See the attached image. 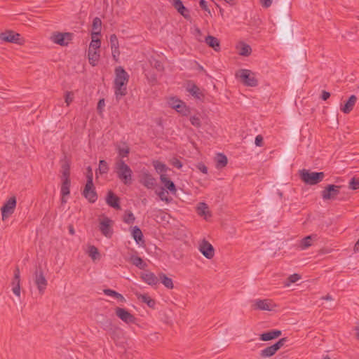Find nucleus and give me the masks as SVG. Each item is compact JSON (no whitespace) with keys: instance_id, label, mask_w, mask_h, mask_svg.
Listing matches in <instances>:
<instances>
[{"instance_id":"obj_1","label":"nucleus","mask_w":359,"mask_h":359,"mask_svg":"<svg viewBox=\"0 0 359 359\" xmlns=\"http://www.w3.org/2000/svg\"><path fill=\"white\" fill-rule=\"evenodd\" d=\"M129 75L121 67L115 69L114 88L115 95L120 99L126 94V86L128 82Z\"/></svg>"},{"instance_id":"obj_2","label":"nucleus","mask_w":359,"mask_h":359,"mask_svg":"<svg viewBox=\"0 0 359 359\" xmlns=\"http://www.w3.org/2000/svg\"><path fill=\"white\" fill-rule=\"evenodd\" d=\"M115 172L118 177L125 184H130L133 180V172L130 168L121 159L115 164Z\"/></svg>"},{"instance_id":"obj_3","label":"nucleus","mask_w":359,"mask_h":359,"mask_svg":"<svg viewBox=\"0 0 359 359\" xmlns=\"http://www.w3.org/2000/svg\"><path fill=\"white\" fill-rule=\"evenodd\" d=\"M86 177L87 182L83 191V195L90 203H95L97 201V196L93 182V171L90 167H88Z\"/></svg>"},{"instance_id":"obj_4","label":"nucleus","mask_w":359,"mask_h":359,"mask_svg":"<svg viewBox=\"0 0 359 359\" xmlns=\"http://www.w3.org/2000/svg\"><path fill=\"white\" fill-rule=\"evenodd\" d=\"M114 222L109 217L102 215L98 218V229L107 238H111L114 234Z\"/></svg>"},{"instance_id":"obj_5","label":"nucleus","mask_w":359,"mask_h":359,"mask_svg":"<svg viewBox=\"0 0 359 359\" xmlns=\"http://www.w3.org/2000/svg\"><path fill=\"white\" fill-rule=\"evenodd\" d=\"M236 76L240 79L243 84L247 86L255 87L258 84L256 74L249 69H240L236 72Z\"/></svg>"},{"instance_id":"obj_6","label":"nucleus","mask_w":359,"mask_h":359,"mask_svg":"<svg viewBox=\"0 0 359 359\" xmlns=\"http://www.w3.org/2000/svg\"><path fill=\"white\" fill-rule=\"evenodd\" d=\"M325 175L323 172H310L308 170H302L300 171V177L302 180L308 184L314 185L323 180Z\"/></svg>"},{"instance_id":"obj_7","label":"nucleus","mask_w":359,"mask_h":359,"mask_svg":"<svg viewBox=\"0 0 359 359\" xmlns=\"http://www.w3.org/2000/svg\"><path fill=\"white\" fill-rule=\"evenodd\" d=\"M73 39L72 34L69 32H55L50 36V40L57 45L61 46H67Z\"/></svg>"},{"instance_id":"obj_8","label":"nucleus","mask_w":359,"mask_h":359,"mask_svg":"<svg viewBox=\"0 0 359 359\" xmlns=\"http://www.w3.org/2000/svg\"><path fill=\"white\" fill-rule=\"evenodd\" d=\"M16 203L17 201L15 196H12L6 200L1 208L3 220L7 219L14 212Z\"/></svg>"},{"instance_id":"obj_9","label":"nucleus","mask_w":359,"mask_h":359,"mask_svg":"<svg viewBox=\"0 0 359 359\" xmlns=\"http://www.w3.org/2000/svg\"><path fill=\"white\" fill-rule=\"evenodd\" d=\"M33 281L34 285L36 286L39 292L42 294L44 293L47 285L48 281L45 278L43 273L41 270H36L33 276Z\"/></svg>"},{"instance_id":"obj_10","label":"nucleus","mask_w":359,"mask_h":359,"mask_svg":"<svg viewBox=\"0 0 359 359\" xmlns=\"http://www.w3.org/2000/svg\"><path fill=\"white\" fill-rule=\"evenodd\" d=\"M168 104L170 107L183 116H187L189 114V109L185 103L176 97H170L168 101Z\"/></svg>"},{"instance_id":"obj_11","label":"nucleus","mask_w":359,"mask_h":359,"mask_svg":"<svg viewBox=\"0 0 359 359\" xmlns=\"http://www.w3.org/2000/svg\"><path fill=\"white\" fill-rule=\"evenodd\" d=\"M198 249L199 252L208 259H211L215 256V253L213 246L205 239L198 243Z\"/></svg>"},{"instance_id":"obj_12","label":"nucleus","mask_w":359,"mask_h":359,"mask_svg":"<svg viewBox=\"0 0 359 359\" xmlns=\"http://www.w3.org/2000/svg\"><path fill=\"white\" fill-rule=\"evenodd\" d=\"M339 193V187L330 184L322 191L321 196L324 201L334 200Z\"/></svg>"},{"instance_id":"obj_13","label":"nucleus","mask_w":359,"mask_h":359,"mask_svg":"<svg viewBox=\"0 0 359 359\" xmlns=\"http://www.w3.org/2000/svg\"><path fill=\"white\" fill-rule=\"evenodd\" d=\"M0 39L6 42H11L16 44H22L23 41L20 37V35L12 31H7L1 33Z\"/></svg>"},{"instance_id":"obj_14","label":"nucleus","mask_w":359,"mask_h":359,"mask_svg":"<svg viewBox=\"0 0 359 359\" xmlns=\"http://www.w3.org/2000/svg\"><path fill=\"white\" fill-rule=\"evenodd\" d=\"M109 44L111 51V56L115 62H118L121 53L119 50L118 40L115 34L110 36Z\"/></svg>"},{"instance_id":"obj_15","label":"nucleus","mask_w":359,"mask_h":359,"mask_svg":"<svg viewBox=\"0 0 359 359\" xmlns=\"http://www.w3.org/2000/svg\"><path fill=\"white\" fill-rule=\"evenodd\" d=\"M116 314L122 321L126 323H134L135 322V318L126 309L123 308H116Z\"/></svg>"},{"instance_id":"obj_16","label":"nucleus","mask_w":359,"mask_h":359,"mask_svg":"<svg viewBox=\"0 0 359 359\" xmlns=\"http://www.w3.org/2000/svg\"><path fill=\"white\" fill-rule=\"evenodd\" d=\"M285 342V339H280L278 341L273 344L272 346H270L262 351V355L263 357H271L273 355L276 351L280 348L281 346H283Z\"/></svg>"},{"instance_id":"obj_17","label":"nucleus","mask_w":359,"mask_h":359,"mask_svg":"<svg viewBox=\"0 0 359 359\" xmlns=\"http://www.w3.org/2000/svg\"><path fill=\"white\" fill-rule=\"evenodd\" d=\"M274 306V304L269 299H256L253 302V307L255 309L272 311Z\"/></svg>"},{"instance_id":"obj_18","label":"nucleus","mask_w":359,"mask_h":359,"mask_svg":"<svg viewBox=\"0 0 359 359\" xmlns=\"http://www.w3.org/2000/svg\"><path fill=\"white\" fill-rule=\"evenodd\" d=\"M141 182L147 188H151L155 184V179L147 170H142L141 171Z\"/></svg>"},{"instance_id":"obj_19","label":"nucleus","mask_w":359,"mask_h":359,"mask_svg":"<svg viewBox=\"0 0 359 359\" xmlns=\"http://www.w3.org/2000/svg\"><path fill=\"white\" fill-rule=\"evenodd\" d=\"M142 280L149 285L154 286L158 283V277L152 272L144 271L141 273Z\"/></svg>"},{"instance_id":"obj_20","label":"nucleus","mask_w":359,"mask_h":359,"mask_svg":"<svg viewBox=\"0 0 359 359\" xmlns=\"http://www.w3.org/2000/svg\"><path fill=\"white\" fill-rule=\"evenodd\" d=\"M131 236L135 240L137 245L142 246L144 245V241L143 239V233L141 229L137 226H135L130 229Z\"/></svg>"},{"instance_id":"obj_21","label":"nucleus","mask_w":359,"mask_h":359,"mask_svg":"<svg viewBox=\"0 0 359 359\" xmlns=\"http://www.w3.org/2000/svg\"><path fill=\"white\" fill-rule=\"evenodd\" d=\"M161 182L163 184V188L166 189L169 192L175 194L177 192L176 187L172 181L168 179V175H161L160 177Z\"/></svg>"},{"instance_id":"obj_22","label":"nucleus","mask_w":359,"mask_h":359,"mask_svg":"<svg viewBox=\"0 0 359 359\" xmlns=\"http://www.w3.org/2000/svg\"><path fill=\"white\" fill-rule=\"evenodd\" d=\"M12 291L15 295L20 297V272L17 270L15 272L14 278L12 281Z\"/></svg>"},{"instance_id":"obj_23","label":"nucleus","mask_w":359,"mask_h":359,"mask_svg":"<svg viewBox=\"0 0 359 359\" xmlns=\"http://www.w3.org/2000/svg\"><path fill=\"white\" fill-rule=\"evenodd\" d=\"M136 297L141 302H143L151 309H154L156 306V301L151 298L148 294L146 293H136Z\"/></svg>"},{"instance_id":"obj_24","label":"nucleus","mask_w":359,"mask_h":359,"mask_svg":"<svg viewBox=\"0 0 359 359\" xmlns=\"http://www.w3.org/2000/svg\"><path fill=\"white\" fill-rule=\"evenodd\" d=\"M196 211L198 215L203 217L205 219H208L211 217V212L205 203H199L196 207Z\"/></svg>"},{"instance_id":"obj_25","label":"nucleus","mask_w":359,"mask_h":359,"mask_svg":"<svg viewBox=\"0 0 359 359\" xmlns=\"http://www.w3.org/2000/svg\"><path fill=\"white\" fill-rule=\"evenodd\" d=\"M87 56L89 63L95 67L96 66L100 59V50H88Z\"/></svg>"},{"instance_id":"obj_26","label":"nucleus","mask_w":359,"mask_h":359,"mask_svg":"<svg viewBox=\"0 0 359 359\" xmlns=\"http://www.w3.org/2000/svg\"><path fill=\"white\" fill-rule=\"evenodd\" d=\"M70 180L66 178L65 180H62V184L61 187V195H62V203H66L67 201V196H69L70 191Z\"/></svg>"},{"instance_id":"obj_27","label":"nucleus","mask_w":359,"mask_h":359,"mask_svg":"<svg viewBox=\"0 0 359 359\" xmlns=\"http://www.w3.org/2000/svg\"><path fill=\"white\" fill-rule=\"evenodd\" d=\"M152 165L156 170V172L161 177V175H166V172L168 170V168L166 166L165 163L163 162L156 160L152 161Z\"/></svg>"},{"instance_id":"obj_28","label":"nucleus","mask_w":359,"mask_h":359,"mask_svg":"<svg viewBox=\"0 0 359 359\" xmlns=\"http://www.w3.org/2000/svg\"><path fill=\"white\" fill-rule=\"evenodd\" d=\"M236 50L238 54L242 56H248L252 51L251 47L244 42H239L236 45Z\"/></svg>"},{"instance_id":"obj_29","label":"nucleus","mask_w":359,"mask_h":359,"mask_svg":"<svg viewBox=\"0 0 359 359\" xmlns=\"http://www.w3.org/2000/svg\"><path fill=\"white\" fill-rule=\"evenodd\" d=\"M357 97L355 95H351L346 102L341 105V110L345 114L349 113L353 109Z\"/></svg>"},{"instance_id":"obj_30","label":"nucleus","mask_w":359,"mask_h":359,"mask_svg":"<svg viewBox=\"0 0 359 359\" xmlns=\"http://www.w3.org/2000/svg\"><path fill=\"white\" fill-rule=\"evenodd\" d=\"M102 21L99 18H95L92 25L91 36H99L101 34Z\"/></svg>"},{"instance_id":"obj_31","label":"nucleus","mask_w":359,"mask_h":359,"mask_svg":"<svg viewBox=\"0 0 359 359\" xmlns=\"http://www.w3.org/2000/svg\"><path fill=\"white\" fill-rule=\"evenodd\" d=\"M205 41L214 50L219 51L220 50L219 41L216 37L208 36L205 38Z\"/></svg>"},{"instance_id":"obj_32","label":"nucleus","mask_w":359,"mask_h":359,"mask_svg":"<svg viewBox=\"0 0 359 359\" xmlns=\"http://www.w3.org/2000/svg\"><path fill=\"white\" fill-rule=\"evenodd\" d=\"M107 203L114 208H120L118 198L111 191H109L106 198Z\"/></svg>"},{"instance_id":"obj_33","label":"nucleus","mask_w":359,"mask_h":359,"mask_svg":"<svg viewBox=\"0 0 359 359\" xmlns=\"http://www.w3.org/2000/svg\"><path fill=\"white\" fill-rule=\"evenodd\" d=\"M281 334L280 330H272L265 333H263L260 336V339L262 341H269L278 337Z\"/></svg>"},{"instance_id":"obj_34","label":"nucleus","mask_w":359,"mask_h":359,"mask_svg":"<svg viewBox=\"0 0 359 359\" xmlns=\"http://www.w3.org/2000/svg\"><path fill=\"white\" fill-rule=\"evenodd\" d=\"M168 191H169L166 190V189L161 187L160 189L156 190V194L162 201H165V203H169L171 202L172 198L168 196Z\"/></svg>"},{"instance_id":"obj_35","label":"nucleus","mask_w":359,"mask_h":359,"mask_svg":"<svg viewBox=\"0 0 359 359\" xmlns=\"http://www.w3.org/2000/svg\"><path fill=\"white\" fill-rule=\"evenodd\" d=\"M173 5L175 8L184 18H188L189 17V12L180 0H175Z\"/></svg>"},{"instance_id":"obj_36","label":"nucleus","mask_w":359,"mask_h":359,"mask_svg":"<svg viewBox=\"0 0 359 359\" xmlns=\"http://www.w3.org/2000/svg\"><path fill=\"white\" fill-rule=\"evenodd\" d=\"M316 238V236H308L302 239L299 244V248L301 250H305L312 245L313 240Z\"/></svg>"},{"instance_id":"obj_37","label":"nucleus","mask_w":359,"mask_h":359,"mask_svg":"<svg viewBox=\"0 0 359 359\" xmlns=\"http://www.w3.org/2000/svg\"><path fill=\"white\" fill-rule=\"evenodd\" d=\"M86 252L93 261L98 260L100 258V252L94 245H88Z\"/></svg>"},{"instance_id":"obj_38","label":"nucleus","mask_w":359,"mask_h":359,"mask_svg":"<svg viewBox=\"0 0 359 359\" xmlns=\"http://www.w3.org/2000/svg\"><path fill=\"white\" fill-rule=\"evenodd\" d=\"M104 293L109 297L116 299L120 302H125V297L120 293L116 292L114 290L110 289H106L104 290Z\"/></svg>"},{"instance_id":"obj_39","label":"nucleus","mask_w":359,"mask_h":359,"mask_svg":"<svg viewBox=\"0 0 359 359\" xmlns=\"http://www.w3.org/2000/svg\"><path fill=\"white\" fill-rule=\"evenodd\" d=\"M123 221L128 225H133L135 221V217L132 212L127 210L123 215Z\"/></svg>"},{"instance_id":"obj_40","label":"nucleus","mask_w":359,"mask_h":359,"mask_svg":"<svg viewBox=\"0 0 359 359\" xmlns=\"http://www.w3.org/2000/svg\"><path fill=\"white\" fill-rule=\"evenodd\" d=\"M131 262L138 267L140 269H144L147 267V264L143 261V259L137 256H132L130 257Z\"/></svg>"},{"instance_id":"obj_41","label":"nucleus","mask_w":359,"mask_h":359,"mask_svg":"<svg viewBox=\"0 0 359 359\" xmlns=\"http://www.w3.org/2000/svg\"><path fill=\"white\" fill-rule=\"evenodd\" d=\"M101 46V40L99 36H91V41L89 43L88 50H100Z\"/></svg>"},{"instance_id":"obj_42","label":"nucleus","mask_w":359,"mask_h":359,"mask_svg":"<svg viewBox=\"0 0 359 359\" xmlns=\"http://www.w3.org/2000/svg\"><path fill=\"white\" fill-rule=\"evenodd\" d=\"M160 278L163 285L168 289H172L174 287L172 280L166 276L165 274H160Z\"/></svg>"},{"instance_id":"obj_43","label":"nucleus","mask_w":359,"mask_h":359,"mask_svg":"<svg viewBox=\"0 0 359 359\" xmlns=\"http://www.w3.org/2000/svg\"><path fill=\"white\" fill-rule=\"evenodd\" d=\"M301 279V276L298 273H294L288 277L284 282L285 287H290L292 283H294Z\"/></svg>"},{"instance_id":"obj_44","label":"nucleus","mask_w":359,"mask_h":359,"mask_svg":"<svg viewBox=\"0 0 359 359\" xmlns=\"http://www.w3.org/2000/svg\"><path fill=\"white\" fill-rule=\"evenodd\" d=\"M217 168H223L227 163V158L225 155L219 154L216 157Z\"/></svg>"},{"instance_id":"obj_45","label":"nucleus","mask_w":359,"mask_h":359,"mask_svg":"<svg viewBox=\"0 0 359 359\" xmlns=\"http://www.w3.org/2000/svg\"><path fill=\"white\" fill-rule=\"evenodd\" d=\"M129 153V148L127 145L123 144L118 147V155L121 158L126 157Z\"/></svg>"},{"instance_id":"obj_46","label":"nucleus","mask_w":359,"mask_h":359,"mask_svg":"<svg viewBox=\"0 0 359 359\" xmlns=\"http://www.w3.org/2000/svg\"><path fill=\"white\" fill-rule=\"evenodd\" d=\"M108 171V165L104 160L100 161L98 172L100 174L106 173Z\"/></svg>"},{"instance_id":"obj_47","label":"nucleus","mask_w":359,"mask_h":359,"mask_svg":"<svg viewBox=\"0 0 359 359\" xmlns=\"http://www.w3.org/2000/svg\"><path fill=\"white\" fill-rule=\"evenodd\" d=\"M74 100V94L72 92H66L65 94V102L69 106Z\"/></svg>"},{"instance_id":"obj_48","label":"nucleus","mask_w":359,"mask_h":359,"mask_svg":"<svg viewBox=\"0 0 359 359\" xmlns=\"http://www.w3.org/2000/svg\"><path fill=\"white\" fill-rule=\"evenodd\" d=\"M105 107V101L104 99H101L99 100L97 104V111L100 114H102L104 110Z\"/></svg>"},{"instance_id":"obj_49","label":"nucleus","mask_w":359,"mask_h":359,"mask_svg":"<svg viewBox=\"0 0 359 359\" xmlns=\"http://www.w3.org/2000/svg\"><path fill=\"white\" fill-rule=\"evenodd\" d=\"M188 91L194 96L198 97V88L195 86H189Z\"/></svg>"},{"instance_id":"obj_50","label":"nucleus","mask_w":359,"mask_h":359,"mask_svg":"<svg viewBox=\"0 0 359 359\" xmlns=\"http://www.w3.org/2000/svg\"><path fill=\"white\" fill-rule=\"evenodd\" d=\"M349 186L351 189H353V190L357 189L359 188V181L353 178L351 180V181L349 182Z\"/></svg>"},{"instance_id":"obj_51","label":"nucleus","mask_w":359,"mask_h":359,"mask_svg":"<svg viewBox=\"0 0 359 359\" xmlns=\"http://www.w3.org/2000/svg\"><path fill=\"white\" fill-rule=\"evenodd\" d=\"M200 6L205 11L210 14V11L208 7V4L205 0H200L199 1Z\"/></svg>"},{"instance_id":"obj_52","label":"nucleus","mask_w":359,"mask_h":359,"mask_svg":"<svg viewBox=\"0 0 359 359\" xmlns=\"http://www.w3.org/2000/svg\"><path fill=\"white\" fill-rule=\"evenodd\" d=\"M260 2H261V4L262 5V6L265 7V8H269V6H271L272 3H273V0H259Z\"/></svg>"},{"instance_id":"obj_53","label":"nucleus","mask_w":359,"mask_h":359,"mask_svg":"<svg viewBox=\"0 0 359 359\" xmlns=\"http://www.w3.org/2000/svg\"><path fill=\"white\" fill-rule=\"evenodd\" d=\"M197 168L198 169L201 171L203 173H205L206 174L208 172V168L207 167L202 164V163H199L198 165H197Z\"/></svg>"},{"instance_id":"obj_54","label":"nucleus","mask_w":359,"mask_h":359,"mask_svg":"<svg viewBox=\"0 0 359 359\" xmlns=\"http://www.w3.org/2000/svg\"><path fill=\"white\" fill-rule=\"evenodd\" d=\"M69 168H65L64 171L62 172V180H65L66 178L69 179Z\"/></svg>"},{"instance_id":"obj_55","label":"nucleus","mask_w":359,"mask_h":359,"mask_svg":"<svg viewBox=\"0 0 359 359\" xmlns=\"http://www.w3.org/2000/svg\"><path fill=\"white\" fill-rule=\"evenodd\" d=\"M194 33L196 34V36L198 41H202L203 39L201 37V30L198 27L194 28Z\"/></svg>"},{"instance_id":"obj_56","label":"nucleus","mask_w":359,"mask_h":359,"mask_svg":"<svg viewBox=\"0 0 359 359\" xmlns=\"http://www.w3.org/2000/svg\"><path fill=\"white\" fill-rule=\"evenodd\" d=\"M262 140L263 139H262V137L261 135H257L255 137V143L256 146L260 147L262 145Z\"/></svg>"},{"instance_id":"obj_57","label":"nucleus","mask_w":359,"mask_h":359,"mask_svg":"<svg viewBox=\"0 0 359 359\" xmlns=\"http://www.w3.org/2000/svg\"><path fill=\"white\" fill-rule=\"evenodd\" d=\"M172 164L174 166L177 167V168H182V164L181 163V162H180V161H178V160H177V159H175L174 161H172Z\"/></svg>"},{"instance_id":"obj_58","label":"nucleus","mask_w":359,"mask_h":359,"mask_svg":"<svg viewBox=\"0 0 359 359\" xmlns=\"http://www.w3.org/2000/svg\"><path fill=\"white\" fill-rule=\"evenodd\" d=\"M330 96V93L327 92V91H323L322 93V95H321V98L323 100H327Z\"/></svg>"},{"instance_id":"obj_59","label":"nucleus","mask_w":359,"mask_h":359,"mask_svg":"<svg viewBox=\"0 0 359 359\" xmlns=\"http://www.w3.org/2000/svg\"><path fill=\"white\" fill-rule=\"evenodd\" d=\"M191 123L194 126H198L199 124V119L196 117H192L191 118Z\"/></svg>"},{"instance_id":"obj_60","label":"nucleus","mask_w":359,"mask_h":359,"mask_svg":"<svg viewBox=\"0 0 359 359\" xmlns=\"http://www.w3.org/2000/svg\"><path fill=\"white\" fill-rule=\"evenodd\" d=\"M353 250H354L355 252H357L359 251V239L356 242Z\"/></svg>"},{"instance_id":"obj_61","label":"nucleus","mask_w":359,"mask_h":359,"mask_svg":"<svg viewBox=\"0 0 359 359\" xmlns=\"http://www.w3.org/2000/svg\"><path fill=\"white\" fill-rule=\"evenodd\" d=\"M69 233L72 234V235H74L75 233V231H74V228L72 226H70L69 227Z\"/></svg>"},{"instance_id":"obj_62","label":"nucleus","mask_w":359,"mask_h":359,"mask_svg":"<svg viewBox=\"0 0 359 359\" xmlns=\"http://www.w3.org/2000/svg\"><path fill=\"white\" fill-rule=\"evenodd\" d=\"M355 335L357 337H359V327H355Z\"/></svg>"},{"instance_id":"obj_63","label":"nucleus","mask_w":359,"mask_h":359,"mask_svg":"<svg viewBox=\"0 0 359 359\" xmlns=\"http://www.w3.org/2000/svg\"><path fill=\"white\" fill-rule=\"evenodd\" d=\"M323 299L325 300H329V301L332 300V298L330 295H327V296L324 297Z\"/></svg>"},{"instance_id":"obj_64","label":"nucleus","mask_w":359,"mask_h":359,"mask_svg":"<svg viewBox=\"0 0 359 359\" xmlns=\"http://www.w3.org/2000/svg\"><path fill=\"white\" fill-rule=\"evenodd\" d=\"M225 2L230 4L232 0H224Z\"/></svg>"}]
</instances>
